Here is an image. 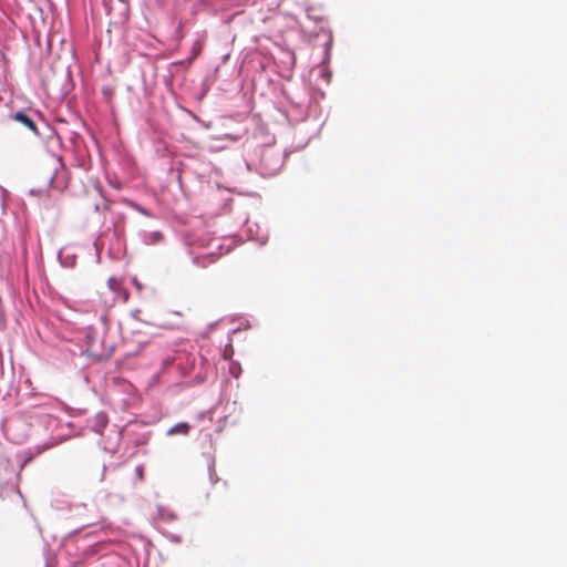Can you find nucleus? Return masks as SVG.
Instances as JSON below:
<instances>
[{"label": "nucleus", "instance_id": "f257e3e1", "mask_svg": "<svg viewBox=\"0 0 567 567\" xmlns=\"http://www.w3.org/2000/svg\"><path fill=\"white\" fill-rule=\"evenodd\" d=\"M285 155L274 144H266L257 147L254 154L246 162L249 171H256L264 177L276 175L282 167Z\"/></svg>", "mask_w": 567, "mask_h": 567}, {"label": "nucleus", "instance_id": "f03ea898", "mask_svg": "<svg viewBox=\"0 0 567 567\" xmlns=\"http://www.w3.org/2000/svg\"><path fill=\"white\" fill-rule=\"evenodd\" d=\"M94 317L96 319L95 323L89 324L85 329L84 340L87 349L90 351H97L99 347L103 343V337L106 331V315L104 310H95Z\"/></svg>", "mask_w": 567, "mask_h": 567}, {"label": "nucleus", "instance_id": "7ed1b4c3", "mask_svg": "<svg viewBox=\"0 0 567 567\" xmlns=\"http://www.w3.org/2000/svg\"><path fill=\"white\" fill-rule=\"evenodd\" d=\"M94 506H89L87 504L83 503H74L70 505V513L74 517H79L80 522L84 526H91L90 520L93 519L95 516L93 515Z\"/></svg>", "mask_w": 567, "mask_h": 567}, {"label": "nucleus", "instance_id": "20e7f679", "mask_svg": "<svg viewBox=\"0 0 567 567\" xmlns=\"http://www.w3.org/2000/svg\"><path fill=\"white\" fill-rule=\"evenodd\" d=\"M246 234L249 240L255 241L260 246L265 245L268 241V231L256 223L250 224L249 221H247Z\"/></svg>", "mask_w": 567, "mask_h": 567}, {"label": "nucleus", "instance_id": "39448f33", "mask_svg": "<svg viewBox=\"0 0 567 567\" xmlns=\"http://www.w3.org/2000/svg\"><path fill=\"white\" fill-rule=\"evenodd\" d=\"M122 437H123V430L114 426L110 431L109 436L105 440H103V442H102L103 449L106 452L114 454L120 446Z\"/></svg>", "mask_w": 567, "mask_h": 567}, {"label": "nucleus", "instance_id": "423d86ee", "mask_svg": "<svg viewBox=\"0 0 567 567\" xmlns=\"http://www.w3.org/2000/svg\"><path fill=\"white\" fill-rule=\"evenodd\" d=\"M109 424V417L104 412H99L94 416L86 420V425L96 434H102Z\"/></svg>", "mask_w": 567, "mask_h": 567}, {"label": "nucleus", "instance_id": "0eeeda50", "mask_svg": "<svg viewBox=\"0 0 567 567\" xmlns=\"http://www.w3.org/2000/svg\"><path fill=\"white\" fill-rule=\"evenodd\" d=\"M76 257H78V255L75 252V249H74V247H71V246L63 247L58 252V259H59L60 264L63 267H68V268H71L75 265Z\"/></svg>", "mask_w": 567, "mask_h": 567}, {"label": "nucleus", "instance_id": "6e6552de", "mask_svg": "<svg viewBox=\"0 0 567 567\" xmlns=\"http://www.w3.org/2000/svg\"><path fill=\"white\" fill-rule=\"evenodd\" d=\"M11 117L21 123L23 126H25L28 130H30L32 133L38 135V128L34 123V121L23 111H17L11 115Z\"/></svg>", "mask_w": 567, "mask_h": 567}, {"label": "nucleus", "instance_id": "1a4fd4ad", "mask_svg": "<svg viewBox=\"0 0 567 567\" xmlns=\"http://www.w3.org/2000/svg\"><path fill=\"white\" fill-rule=\"evenodd\" d=\"M140 239L145 245L158 244L163 240V234L158 230H142L138 233Z\"/></svg>", "mask_w": 567, "mask_h": 567}, {"label": "nucleus", "instance_id": "9d476101", "mask_svg": "<svg viewBox=\"0 0 567 567\" xmlns=\"http://www.w3.org/2000/svg\"><path fill=\"white\" fill-rule=\"evenodd\" d=\"M190 430V425L187 422H179L172 427H169L166 432L167 436H173L176 434L187 435Z\"/></svg>", "mask_w": 567, "mask_h": 567}, {"label": "nucleus", "instance_id": "9b49d317", "mask_svg": "<svg viewBox=\"0 0 567 567\" xmlns=\"http://www.w3.org/2000/svg\"><path fill=\"white\" fill-rule=\"evenodd\" d=\"M157 516L165 523L174 522L177 518L176 514L172 509L161 505L157 506Z\"/></svg>", "mask_w": 567, "mask_h": 567}, {"label": "nucleus", "instance_id": "f8f14e48", "mask_svg": "<svg viewBox=\"0 0 567 567\" xmlns=\"http://www.w3.org/2000/svg\"><path fill=\"white\" fill-rule=\"evenodd\" d=\"M128 206L146 217H153V214L148 209H146L145 207H143L142 205H140L133 200L128 202Z\"/></svg>", "mask_w": 567, "mask_h": 567}, {"label": "nucleus", "instance_id": "ddd939ff", "mask_svg": "<svg viewBox=\"0 0 567 567\" xmlns=\"http://www.w3.org/2000/svg\"><path fill=\"white\" fill-rule=\"evenodd\" d=\"M229 372L235 378H238L240 372H241V368H240L239 363L231 362L230 365H229Z\"/></svg>", "mask_w": 567, "mask_h": 567}, {"label": "nucleus", "instance_id": "4468645a", "mask_svg": "<svg viewBox=\"0 0 567 567\" xmlns=\"http://www.w3.org/2000/svg\"><path fill=\"white\" fill-rule=\"evenodd\" d=\"M212 255H214L213 251H210L208 255H203V256L195 257L194 258V262L199 265V266H205L206 264L204 261L206 259H209V261H212V258H210Z\"/></svg>", "mask_w": 567, "mask_h": 567}, {"label": "nucleus", "instance_id": "2eb2a0df", "mask_svg": "<svg viewBox=\"0 0 567 567\" xmlns=\"http://www.w3.org/2000/svg\"><path fill=\"white\" fill-rule=\"evenodd\" d=\"M100 543H101V540H97V542H95V543H94V544H92V545H87V546H86V548H85V555H91V554H93V553H94L93 548H94L95 546H97Z\"/></svg>", "mask_w": 567, "mask_h": 567}, {"label": "nucleus", "instance_id": "dca6fc26", "mask_svg": "<svg viewBox=\"0 0 567 567\" xmlns=\"http://www.w3.org/2000/svg\"><path fill=\"white\" fill-rule=\"evenodd\" d=\"M167 538L173 542V543H181V536L178 535H175V534H168L167 535Z\"/></svg>", "mask_w": 567, "mask_h": 567}, {"label": "nucleus", "instance_id": "f3484780", "mask_svg": "<svg viewBox=\"0 0 567 567\" xmlns=\"http://www.w3.org/2000/svg\"><path fill=\"white\" fill-rule=\"evenodd\" d=\"M228 347H229V349H228V348H226V349H225V352H224V358H226V359H227V358L233 353V348H231V346L229 344Z\"/></svg>", "mask_w": 567, "mask_h": 567}, {"label": "nucleus", "instance_id": "a211bd4d", "mask_svg": "<svg viewBox=\"0 0 567 567\" xmlns=\"http://www.w3.org/2000/svg\"><path fill=\"white\" fill-rule=\"evenodd\" d=\"M107 285H109L110 289H114V285H116L115 279H113V278L109 279Z\"/></svg>", "mask_w": 567, "mask_h": 567}, {"label": "nucleus", "instance_id": "6ab92c4d", "mask_svg": "<svg viewBox=\"0 0 567 567\" xmlns=\"http://www.w3.org/2000/svg\"><path fill=\"white\" fill-rule=\"evenodd\" d=\"M215 241H216V240H215V239H213V240L209 243V245L214 246ZM215 247H217V248H223V246H221V245H219V244H216V245H215Z\"/></svg>", "mask_w": 567, "mask_h": 567}, {"label": "nucleus", "instance_id": "aec40b11", "mask_svg": "<svg viewBox=\"0 0 567 567\" xmlns=\"http://www.w3.org/2000/svg\"><path fill=\"white\" fill-rule=\"evenodd\" d=\"M79 533H80V530H74L72 534L68 535V538L79 535Z\"/></svg>", "mask_w": 567, "mask_h": 567}, {"label": "nucleus", "instance_id": "412c9836", "mask_svg": "<svg viewBox=\"0 0 567 567\" xmlns=\"http://www.w3.org/2000/svg\"><path fill=\"white\" fill-rule=\"evenodd\" d=\"M96 259H97V262H100L101 257H100V250H99V248H96Z\"/></svg>", "mask_w": 567, "mask_h": 567}, {"label": "nucleus", "instance_id": "4be33fe9", "mask_svg": "<svg viewBox=\"0 0 567 567\" xmlns=\"http://www.w3.org/2000/svg\"><path fill=\"white\" fill-rule=\"evenodd\" d=\"M137 313H140V310H136V311L134 312V317H137Z\"/></svg>", "mask_w": 567, "mask_h": 567}, {"label": "nucleus", "instance_id": "5701e85b", "mask_svg": "<svg viewBox=\"0 0 567 567\" xmlns=\"http://www.w3.org/2000/svg\"><path fill=\"white\" fill-rule=\"evenodd\" d=\"M137 313H140V310H136V311L134 312V317H137Z\"/></svg>", "mask_w": 567, "mask_h": 567}]
</instances>
